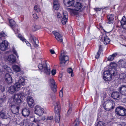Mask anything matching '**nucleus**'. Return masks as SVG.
I'll return each instance as SVG.
<instances>
[{"label": "nucleus", "mask_w": 126, "mask_h": 126, "mask_svg": "<svg viewBox=\"0 0 126 126\" xmlns=\"http://www.w3.org/2000/svg\"><path fill=\"white\" fill-rule=\"evenodd\" d=\"M50 51L51 54H53L55 53L54 51L53 50L50 49Z\"/></svg>", "instance_id": "obj_56"}, {"label": "nucleus", "mask_w": 126, "mask_h": 126, "mask_svg": "<svg viewBox=\"0 0 126 126\" xmlns=\"http://www.w3.org/2000/svg\"><path fill=\"white\" fill-rule=\"evenodd\" d=\"M81 44L80 43V42H79L78 44H77L76 47L77 48H79V47H79L81 45Z\"/></svg>", "instance_id": "obj_58"}, {"label": "nucleus", "mask_w": 126, "mask_h": 126, "mask_svg": "<svg viewBox=\"0 0 126 126\" xmlns=\"http://www.w3.org/2000/svg\"><path fill=\"white\" fill-rule=\"evenodd\" d=\"M107 18L108 21L107 22L108 23L111 24L113 23L114 18L113 14H110L108 16Z\"/></svg>", "instance_id": "obj_23"}, {"label": "nucleus", "mask_w": 126, "mask_h": 126, "mask_svg": "<svg viewBox=\"0 0 126 126\" xmlns=\"http://www.w3.org/2000/svg\"><path fill=\"white\" fill-rule=\"evenodd\" d=\"M5 82L8 84L11 83L12 82V79L9 73H6L5 76Z\"/></svg>", "instance_id": "obj_17"}, {"label": "nucleus", "mask_w": 126, "mask_h": 126, "mask_svg": "<svg viewBox=\"0 0 126 126\" xmlns=\"http://www.w3.org/2000/svg\"><path fill=\"white\" fill-rule=\"evenodd\" d=\"M63 16L62 19V24L64 25L67 21L68 15L67 13L66 12H63Z\"/></svg>", "instance_id": "obj_21"}, {"label": "nucleus", "mask_w": 126, "mask_h": 126, "mask_svg": "<svg viewBox=\"0 0 126 126\" xmlns=\"http://www.w3.org/2000/svg\"><path fill=\"white\" fill-rule=\"evenodd\" d=\"M96 126H105L104 123L101 121L97 122V125Z\"/></svg>", "instance_id": "obj_45"}, {"label": "nucleus", "mask_w": 126, "mask_h": 126, "mask_svg": "<svg viewBox=\"0 0 126 126\" xmlns=\"http://www.w3.org/2000/svg\"><path fill=\"white\" fill-rule=\"evenodd\" d=\"M119 65L120 67L126 68V61H124L122 59H121L119 61Z\"/></svg>", "instance_id": "obj_27"}, {"label": "nucleus", "mask_w": 126, "mask_h": 126, "mask_svg": "<svg viewBox=\"0 0 126 126\" xmlns=\"http://www.w3.org/2000/svg\"><path fill=\"white\" fill-rule=\"evenodd\" d=\"M15 83L16 86L18 88H20V87L21 84L23 85H25V79L21 77L20 79L18 82Z\"/></svg>", "instance_id": "obj_15"}, {"label": "nucleus", "mask_w": 126, "mask_h": 126, "mask_svg": "<svg viewBox=\"0 0 126 126\" xmlns=\"http://www.w3.org/2000/svg\"><path fill=\"white\" fill-rule=\"evenodd\" d=\"M101 37L100 41L102 42L103 41L104 44L105 45L109 44L110 41V40L108 36L105 35H103Z\"/></svg>", "instance_id": "obj_11"}, {"label": "nucleus", "mask_w": 126, "mask_h": 126, "mask_svg": "<svg viewBox=\"0 0 126 126\" xmlns=\"http://www.w3.org/2000/svg\"><path fill=\"white\" fill-rule=\"evenodd\" d=\"M34 28L35 29V31H36V30L40 28L39 27H38V26L37 25L34 26Z\"/></svg>", "instance_id": "obj_55"}, {"label": "nucleus", "mask_w": 126, "mask_h": 126, "mask_svg": "<svg viewBox=\"0 0 126 126\" xmlns=\"http://www.w3.org/2000/svg\"><path fill=\"white\" fill-rule=\"evenodd\" d=\"M120 125L121 126H126V123L125 122L122 123Z\"/></svg>", "instance_id": "obj_57"}, {"label": "nucleus", "mask_w": 126, "mask_h": 126, "mask_svg": "<svg viewBox=\"0 0 126 126\" xmlns=\"http://www.w3.org/2000/svg\"><path fill=\"white\" fill-rule=\"evenodd\" d=\"M72 109L71 108H69L67 113V115H69L70 114L72 111Z\"/></svg>", "instance_id": "obj_50"}, {"label": "nucleus", "mask_w": 126, "mask_h": 126, "mask_svg": "<svg viewBox=\"0 0 126 126\" xmlns=\"http://www.w3.org/2000/svg\"><path fill=\"white\" fill-rule=\"evenodd\" d=\"M104 79L106 81H110L112 79V76L108 71H105L104 72Z\"/></svg>", "instance_id": "obj_8"}, {"label": "nucleus", "mask_w": 126, "mask_h": 126, "mask_svg": "<svg viewBox=\"0 0 126 126\" xmlns=\"http://www.w3.org/2000/svg\"><path fill=\"white\" fill-rule=\"evenodd\" d=\"M5 35H6L3 32L0 33V43L1 42V40L2 39V38L4 37Z\"/></svg>", "instance_id": "obj_46"}, {"label": "nucleus", "mask_w": 126, "mask_h": 126, "mask_svg": "<svg viewBox=\"0 0 126 126\" xmlns=\"http://www.w3.org/2000/svg\"><path fill=\"white\" fill-rule=\"evenodd\" d=\"M59 95L61 97H62L63 96V91H62V89L60 91L59 93Z\"/></svg>", "instance_id": "obj_49"}, {"label": "nucleus", "mask_w": 126, "mask_h": 126, "mask_svg": "<svg viewBox=\"0 0 126 126\" xmlns=\"http://www.w3.org/2000/svg\"><path fill=\"white\" fill-rule=\"evenodd\" d=\"M41 121V120H38L37 119H36L35 118H34L33 120V122L36 123V124H37V126H40V125L41 123L40 122ZM34 126V125H32V126Z\"/></svg>", "instance_id": "obj_37"}, {"label": "nucleus", "mask_w": 126, "mask_h": 126, "mask_svg": "<svg viewBox=\"0 0 126 126\" xmlns=\"http://www.w3.org/2000/svg\"><path fill=\"white\" fill-rule=\"evenodd\" d=\"M22 114L25 117H28L30 114V111L28 109H24L22 111Z\"/></svg>", "instance_id": "obj_29"}, {"label": "nucleus", "mask_w": 126, "mask_h": 126, "mask_svg": "<svg viewBox=\"0 0 126 126\" xmlns=\"http://www.w3.org/2000/svg\"><path fill=\"white\" fill-rule=\"evenodd\" d=\"M34 10L37 12H40L41 11V9L39 6L37 5H35L34 7Z\"/></svg>", "instance_id": "obj_42"}, {"label": "nucleus", "mask_w": 126, "mask_h": 126, "mask_svg": "<svg viewBox=\"0 0 126 126\" xmlns=\"http://www.w3.org/2000/svg\"><path fill=\"white\" fill-rule=\"evenodd\" d=\"M12 67L13 70L15 72H19L20 71V67L17 65H13Z\"/></svg>", "instance_id": "obj_34"}, {"label": "nucleus", "mask_w": 126, "mask_h": 126, "mask_svg": "<svg viewBox=\"0 0 126 126\" xmlns=\"http://www.w3.org/2000/svg\"><path fill=\"white\" fill-rule=\"evenodd\" d=\"M115 113L118 116H126V109L121 106L118 107L115 109Z\"/></svg>", "instance_id": "obj_5"}, {"label": "nucleus", "mask_w": 126, "mask_h": 126, "mask_svg": "<svg viewBox=\"0 0 126 126\" xmlns=\"http://www.w3.org/2000/svg\"><path fill=\"white\" fill-rule=\"evenodd\" d=\"M126 76L124 73H121L119 75V78L120 79H124Z\"/></svg>", "instance_id": "obj_43"}, {"label": "nucleus", "mask_w": 126, "mask_h": 126, "mask_svg": "<svg viewBox=\"0 0 126 126\" xmlns=\"http://www.w3.org/2000/svg\"><path fill=\"white\" fill-rule=\"evenodd\" d=\"M29 40L30 42L32 44L34 47H38L39 41L37 38L33 35L30 34V35Z\"/></svg>", "instance_id": "obj_6"}, {"label": "nucleus", "mask_w": 126, "mask_h": 126, "mask_svg": "<svg viewBox=\"0 0 126 126\" xmlns=\"http://www.w3.org/2000/svg\"><path fill=\"white\" fill-rule=\"evenodd\" d=\"M49 85L52 90L54 92L56 91L57 86L54 80L53 79H50L49 80Z\"/></svg>", "instance_id": "obj_10"}, {"label": "nucleus", "mask_w": 126, "mask_h": 126, "mask_svg": "<svg viewBox=\"0 0 126 126\" xmlns=\"http://www.w3.org/2000/svg\"><path fill=\"white\" fill-rule=\"evenodd\" d=\"M38 67L41 70V71L44 72V73L47 75H49L50 73V69L47 67V65L45 62L43 64H39L38 65Z\"/></svg>", "instance_id": "obj_4"}, {"label": "nucleus", "mask_w": 126, "mask_h": 126, "mask_svg": "<svg viewBox=\"0 0 126 126\" xmlns=\"http://www.w3.org/2000/svg\"><path fill=\"white\" fill-rule=\"evenodd\" d=\"M8 46V42L6 40L2 41L0 45V48L2 51H4L6 49Z\"/></svg>", "instance_id": "obj_13"}, {"label": "nucleus", "mask_w": 126, "mask_h": 126, "mask_svg": "<svg viewBox=\"0 0 126 126\" xmlns=\"http://www.w3.org/2000/svg\"><path fill=\"white\" fill-rule=\"evenodd\" d=\"M54 14L56 16V17L58 18H61L62 16L61 14L59 12H57L54 13Z\"/></svg>", "instance_id": "obj_39"}, {"label": "nucleus", "mask_w": 126, "mask_h": 126, "mask_svg": "<svg viewBox=\"0 0 126 126\" xmlns=\"http://www.w3.org/2000/svg\"><path fill=\"white\" fill-rule=\"evenodd\" d=\"M25 94L23 93H20L14 95L13 98L14 102L17 105H19L21 102V97H24Z\"/></svg>", "instance_id": "obj_3"}, {"label": "nucleus", "mask_w": 126, "mask_h": 126, "mask_svg": "<svg viewBox=\"0 0 126 126\" xmlns=\"http://www.w3.org/2000/svg\"><path fill=\"white\" fill-rule=\"evenodd\" d=\"M110 68H115L117 66V64L115 62H111L110 64Z\"/></svg>", "instance_id": "obj_40"}, {"label": "nucleus", "mask_w": 126, "mask_h": 126, "mask_svg": "<svg viewBox=\"0 0 126 126\" xmlns=\"http://www.w3.org/2000/svg\"><path fill=\"white\" fill-rule=\"evenodd\" d=\"M101 9L99 8H96L94 9L95 11L96 12H97L98 11L101 10Z\"/></svg>", "instance_id": "obj_54"}, {"label": "nucleus", "mask_w": 126, "mask_h": 126, "mask_svg": "<svg viewBox=\"0 0 126 126\" xmlns=\"http://www.w3.org/2000/svg\"><path fill=\"white\" fill-rule=\"evenodd\" d=\"M8 60L11 63H14L16 61V57L13 54L10 55L8 57Z\"/></svg>", "instance_id": "obj_22"}, {"label": "nucleus", "mask_w": 126, "mask_h": 126, "mask_svg": "<svg viewBox=\"0 0 126 126\" xmlns=\"http://www.w3.org/2000/svg\"><path fill=\"white\" fill-rule=\"evenodd\" d=\"M56 71L55 70H53L51 71V73L52 75H54L56 73Z\"/></svg>", "instance_id": "obj_53"}, {"label": "nucleus", "mask_w": 126, "mask_h": 126, "mask_svg": "<svg viewBox=\"0 0 126 126\" xmlns=\"http://www.w3.org/2000/svg\"><path fill=\"white\" fill-rule=\"evenodd\" d=\"M3 67L4 69H6L7 70H8L10 69V68L8 67L7 66L6 64L4 65L3 66Z\"/></svg>", "instance_id": "obj_47"}, {"label": "nucleus", "mask_w": 126, "mask_h": 126, "mask_svg": "<svg viewBox=\"0 0 126 126\" xmlns=\"http://www.w3.org/2000/svg\"><path fill=\"white\" fill-rule=\"evenodd\" d=\"M120 93L118 92H113L111 94V97L114 99L119 100L120 99Z\"/></svg>", "instance_id": "obj_24"}, {"label": "nucleus", "mask_w": 126, "mask_h": 126, "mask_svg": "<svg viewBox=\"0 0 126 126\" xmlns=\"http://www.w3.org/2000/svg\"><path fill=\"white\" fill-rule=\"evenodd\" d=\"M67 72L68 73L71 74V77H73L74 75L73 73V70L71 68H68L67 70Z\"/></svg>", "instance_id": "obj_44"}, {"label": "nucleus", "mask_w": 126, "mask_h": 126, "mask_svg": "<svg viewBox=\"0 0 126 126\" xmlns=\"http://www.w3.org/2000/svg\"><path fill=\"white\" fill-rule=\"evenodd\" d=\"M17 37L23 42H25L28 46H31V44L28 42L27 41L26 39H25L20 34H19L17 35Z\"/></svg>", "instance_id": "obj_28"}, {"label": "nucleus", "mask_w": 126, "mask_h": 126, "mask_svg": "<svg viewBox=\"0 0 126 126\" xmlns=\"http://www.w3.org/2000/svg\"><path fill=\"white\" fill-rule=\"evenodd\" d=\"M6 100L5 98H1L0 99V107H1L2 105L6 102Z\"/></svg>", "instance_id": "obj_38"}, {"label": "nucleus", "mask_w": 126, "mask_h": 126, "mask_svg": "<svg viewBox=\"0 0 126 126\" xmlns=\"http://www.w3.org/2000/svg\"><path fill=\"white\" fill-rule=\"evenodd\" d=\"M60 120V115L59 113H56L55 116V120L56 122L59 123Z\"/></svg>", "instance_id": "obj_36"}, {"label": "nucleus", "mask_w": 126, "mask_h": 126, "mask_svg": "<svg viewBox=\"0 0 126 126\" xmlns=\"http://www.w3.org/2000/svg\"><path fill=\"white\" fill-rule=\"evenodd\" d=\"M59 60L60 66H64L66 62L69 60L68 57L66 55V52L63 50L61 51Z\"/></svg>", "instance_id": "obj_2"}, {"label": "nucleus", "mask_w": 126, "mask_h": 126, "mask_svg": "<svg viewBox=\"0 0 126 126\" xmlns=\"http://www.w3.org/2000/svg\"><path fill=\"white\" fill-rule=\"evenodd\" d=\"M19 89V88H18L16 86L15 84L14 85H12L10 87L8 88V91L9 93L12 94L16 91L18 90Z\"/></svg>", "instance_id": "obj_14"}, {"label": "nucleus", "mask_w": 126, "mask_h": 126, "mask_svg": "<svg viewBox=\"0 0 126 126\" xmlns=\"http://www.w3.org/2000/svg\"><path fill=\"white\" fill-rule=\"evenodd\" d=\"M107 71L109 72L110 73L111 76H114L116 74L117 72L115 68H110Z\"/></svg>", "instance_id": "obj_31"}, {"label": "nucleus", "mask_w": 126, "mask_h": 126, "mask_svg": "<svg viewBox=\"0 0 126 126\" xmlns=\"http://www.w3.org/2000/svg\"><path fill=\"white\" fill-rule=\"evenodd\" d=\"M73 6L74 9L68 8L67 10L70 12L74 14H76L77 11H80L83 6L82 4L79 2H76Z\"/></svg>", "instance_id": "obj_1"}, {"label": "nucleus", "mask_w": 126, "mask_h": 126, "mask_svg": "<svg viewBox=\"0 0 126 126\" xmlns=\"http://www.w3.org/2000/svg\"><path fill=\"white\" fill-rule=\"evenodd\" d=\"M52 33L58 41L61 42H63V36L56 31H53Z\"/></svg>", "instance_id": "obj_9"}, {"label": "nucleus", "mask_w": 126, "mask_h": 126, "mask_svg": "<svg viewBox=\"0 0 126 126\" xmlns=\"http://www.w3.org/2000/svg\"><path fill=\"white\" fill-rule=\"evenodd\" d=\"M16 106L13 105L12 106L11 109L12 113L14 114H16L18 113L19 109V106Z\"/></svg>", "instance_id": "obj_16"}, {"label": "nucleus", "mask_w": 126, "mask_h": 126, "mask_svg": "<svg viewBox=\"0 0 126 126\" xmlns=\"http://www.w3.org/2000/svg\"><path fill=\"white\" fill-rule=\"evenodd\" d=\"M47 120H53V117L52 116H51L50 117H48L47 118Z\"/></svg>", "instance_id": "obj_52"}, {"label": "nucleus", "mask_w": 126, "mask_h": 126, "mask_svg": "<svg viewBox=\"0 0 126 126\" xmlns=\"http://www.w3.org/2000/svg\"><path fill=\"white\" fill-rule=\"evenodd\" d=\"M111 108H112V109H114V106H112Z\"/></svg>", "instance_id": "obj_62"}, {"label": "nucleus", "mask_w": 126, "mask_h": 126, "mask_svg": "<svg viewBox=\"0 0 126 126\" xmlns=\"http://www.w3.org/2000/svg\"><path fill=\"white\" fill-rule=\"evenodd\" d=\"M53 9L56 10H58L60 8V5L58 0H53Z\"/></svg>", "instance_id": "obj_25"}, {"label": "nucleus", "mask_w": 126, "mask_h": 126, "mask_svg": "<svg viewBox=\"0 0 126 126\" xmlns=\"http://www.w3.org/2000/svg\"><path fill=\"white\" fill-rule=\"evenodd\" d=\"M33 18L35 19H38V17L37 16V15L36 14H33Z\"/></svg>", "instance_id": "obj_48"}, {"label": "nucleus", "mask_w": 126, "mask_h": 126, "mask_svg": "<svg viewBox=\"0 0 126 126\" xmlns=\"http://www.w3.org/2000/svg\"><path fill=\"white\" fill-rule=\"evenodd\" d=\"M13 51L14 54H15L16 55V56L17 58H18V54L17 53L16 51L14 49H13Z\"/></svg>", "instance_id": "obj_51"}, {"label": "nucleus", "mask_w": 126, "mask_h": 126, "mask_svg": "<svg viewBox=\"0 0 126 126\" xmlns=\"http://www.w3.org/2000/svg\"><path fill=\"white\" fill-rule=\"evenodd\" d=\"M111 102H112V104H113V103L114 104V102L112 101H111Z\"/></svg>", "instance_id": "obj_61"}, {"label": "nucleus", "mask_w": 126, "mask_h": 126, "mask_svg": "<svg viewBox=\"0 0 126 126\" xmlns=\"http://www.w3.org/2000/svg\"><path fill=\"white\" fill-rule=\"evenodd\" d=\"M56 104L55 105L54 110L56 111V113H59V110L60 109L61 107L60 103L59 102H56Z\"/></svg>", "instance_id": "obj_30"}, {"label": "nucleus", "mask_w": 126, "mask_h": 126, "mask_svg": "<svg viewBox=\"0 0 126 126\" xmlns=\"http://www.w3.org/2000/svg\"><path fill=\"white\" fill-rule=\"evenodd\" d=\"M44 112V109L39 106H36L35 108V113L39 116L42 115Z\"/></svg>", "instance_id": "obj_7"}, {"label": "nucleus", "mask_w": 126, "mask_h": 126, "mask_svg": "<svg viewBox=\"0 0 126 126\" xmlns=\"http://www.w3.org/2000/svg\"><path fill=\"white\" fill-rule=\"evenodd\" d=\"M13 30L14 31L15 33H18L19 32V30H18V25H16L15 27L12 28Z\"/></svg>", "instance_id": "obj_41"}, {"label": "nucleus", "mask_w": 126, "mask_h": 126, "mask_svg": "<svg viewBox=\"0 0 126 126\" xmlns=\"http://www.w3.org/2000/svg\"><path fill=\"white\" fill-rule=\"evenodd\" d=\"M79 124V122H77L75 123V126H77Z\"/></svg>", "instance_id": "obj_60"}, {"label": "nucleus", "mask_w": 126, "mask_h": 126, "mask_svg": "<svg viewBox=\"0 0 126 126\" xmlns=\"http://www.w3.org/2000/svg\"><path fill=\"white\" fill-rule=\"evenodd\" d=\"M46 119V118L44 116H43L42 117V118L41 119V120H43V121H44Z\"/></svg>", "instance_id": "obj_59"}, {"label": "nucleus", "mask_w": 126, "mask_h": 126, "mask_svg": "<svg viewBox=\"0 0 126 126\" xmlns=\"http://www.w3.org/2000/svg\"><path fill=\"white\" fill-rule=\"evenodd\" d=\"M6 112L5 109L3 108L1 110L0 109V118L3 119H6L7 116Z\"/></svg>", "instance_id": "obj_20"}, {"label": "nucleus", "mask_w": 126, "mask_h": 126, "mask_svg": "<svg viewBox=\"0 0 126 126\" xmlns=\"http://www.w3.org/2000/svg\"><path fill=\"white\" fill-rule=\"evenodd\" d=\"M118 55L117 52L114 53L112 55H110L108 58V61H112L114 59V58L116 57Z\"/></svg>", "instance_id": "obj_32"}, {"label": "nucleus", "mask_w": 126, "mask_h": 126, "mask_svg": "<svg viewBox=\"0 0 126 126\" xmlns=\"http://www.w3.org/2000/svg\"><path fill=\"white\" fill-rule=\"evenodd\" d=\"M120 93L124 95H126V85H122L118 89Z\"/></svg>", "instance_id": "obj_12"}, {"label": "nucleus", "mask_w": 126, "mask_h": 126, "mask_svg": "<svg viewBox=\"0 0 126 126\" xmlns=\"http://www.w3.org/2000/svg\"><path fill=\"white\" fill-rule=\"evenodd\" d=\"M102 51L101 45L99 44V46L98 51L97 53V55H96L95 56V58L96 59H98L99 58L100 56V54Z\"/></svg>", "instance_id": "obj_33"}, {"label": "nucleus", "mask_w": 126, "mask_h": 126, "mask_svg": "<svg viewBox=\"0 0 126 126\" xmlns=\"http://www.w3.org/2000/svg\"><path fill=\"white\" fill-rule=\"evenodd\" d=\"M120 23L123 28L126 29V18L125 16L123 17Z\"/></svg>", "instance_id": "obj_26"}, {"label": "nucleus", "mask_w": 126, "mask_h": 126, "mask_svg": "<svg viewBox=\"0 0 126 126\" xmlns=\"http://www.w3.org/2000/svg\"><path fill=\"white\" fill-rule=\"evenodd\" d=\"M27 101L30 107L32 108L34 105V101L31 97H28L27 99Z\"/></svg>", "instance_id": "obj_19"}, {"label": "nucleus", "mask_w": 126, "mask_h": 126, "mask_svg": "<svg viewBox=\"0 0 126 126\" xmlns=\"http://www.w3.org/2000/svg\"><path fill=\"white\" fill-rule=\"evenodd\" d=\"M63 2L67 6L70 7L74 5V0H64Z\"/></svg>", "instance_id": "obj_18"}, {"label": "nucleus", "mask_w": 126, "mask_h": 126, "mask_svg": "<svg viewBox=\"0 0 126 126\" xmlns=\"http://www.w3.org/2000/svg\"><path fill=\"white\" fill-rule=\"evenodd\" d=\"M9 23L10 25L12 28H13L16 26V25H17L16 24L15 21L13 20H10Z\"/></svg>", "instance_id": "obj_35"}]
</instances>
